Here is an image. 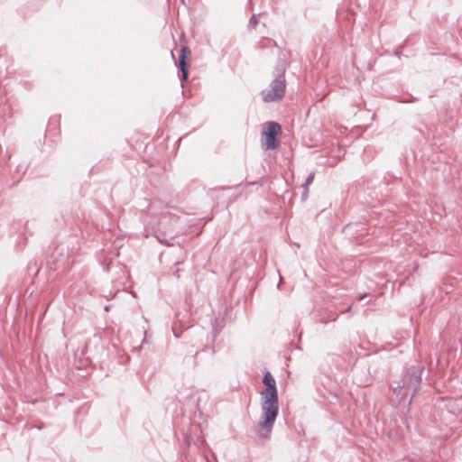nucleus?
<instances>
[{"label":"nucleus","instance_id":"obj_1","mask_svg":"<svg viewBox=\"0 0 462 462\" xmlns=\"http://www.w3.org/2000/svg\"><path fill=\"white\" fill-rule=\"evenodd\" d=\"M262 414L258 422L259 430L257 436L259 439H267L270 438L273 424L279 413L278 397L261 396Z\"/></svg>","mask_w":462,"mask_h":462},{"label":"nucleus","instance_id":"obj_2","mask_svg":"<svg viewBox=\"0 0 462 462\" xmlns=\"http://www.w3.org/2000/svg\"><path fill=\"white\" fill-rule=\"evenodd\" d=\"M423 367L413 365L407 369L401 382L393 387V393L402 399L411 393V400L419 391L421 382Z\"/></svg>","mask_w":462,"mask_h":462},{"label":"nucleus","instance_id":"obj_3","mask_svg":"<svg viewBox=\"0 0 462 462\" xmlns=\"http://www.w3.org/2000/svg\"><path fill=\"white\" fill-rule=\"evenodd\" d=\"M285 69L281 67L275 69V77L271 82V89L267 92L263 91V100L264 102H273L281 100L285 94Z\"/></svg>","mask_w":462,"mask_h":462},{"label":"nucleus","instance_id":"obj_4","mask_svg":"<svg viewBox=\"0 0 462 462\" xmlns=\"http://www.w3.org/2000/svg\"><path fill=\"white\" fill-rule=\"evenodd\" d=\"M282 127L276 122H268L266 130L262 132L261 145L265 151L273 150L279 146L276 136L281 134Z\"/></svg>","mask_w":462,"mask_h":462},{"label":"nucleus","instance_id":"obj_5","mask_svg":"<svg viewBox=\"0 0 462 462\" xmlns=\"http://www.w3.org/2000/svg\"><path fill=\"white\" fill-rule=\"evenodd\" d=\"M189 54H190V51L188 47H185V46L181 47V49L180 51L179 63H178V67L180 71V78L181 85H183V83L185 81H187V79H188L189 66V62L187 60H188V57Z\"/></svg>","mask_w":462,"mask_h":462},{"label":"nucleus","instance_id":"obj_6","mask_svg":"<svg viewBox=\"0 0 462 462\" xmlns=\"http://www.w3.org/2000/svg\"><path fill=\"white\" fill-rule=\"evenodd\" d=\"M263 383L264 389L261 392V396L278 397L275 379L269 371L264 373Z\"/></svg>","mask_w":462,"mask_h":462},{"label":"nucleus","instance_id":"obj_7","mask_svg":"<svg viewBox=\"0 0 462 462\" xmlns=\"http://www.w3.org/2000/svg\"><path fill=\"white\" fill-rule=\"evenodd\" d=\"M314 176L315 172L311 171L306 178L305 182L301 185V187H309V185H310L313 182Z\"/></svg>","mask_w":462,"mask_h":462},{"label":"nucleus","instance_id":"obj_8","mask_svg":"<svg viewBox=\"0 0 462 462\" xmlns=\"http://www.w3.org/2000/svg\"><path fill=\"white\" fill-rule=\"evenodd\" d=\"M257 23H258V20H257V18H256V14H254L251 16L250 20H249V26H251V27H254H254L256 26V24H257Z\"/></svg>","mask_w":462,"mask_h":462},{"label":"nucleus","instance_id":"obj_9","mask_svg":"<svg viewBox=\"0 0 462 462\" xmlns=\"http://www.w3.org/2000/svg\"><path fill=\"white\" fill-rule=\"evenodd\" d=\"M303 189V192L301 195L302 199H306L308 193H309V187H301Z\"/></svg>","mask_w":462,"mask_h":462},{"label":"nucleus","instance_id":"obj_10","mask_svg":"<svg viewBox=\"0 0 462 462\" xmlns=\"http://www.w3.org/2000/svg\"><path fill=\"white\" fill-rule=\"evenodd\" d=\"M213 330H214L215 335H217L219 332V330L217 328H213Z\"/></svg>","mask_w":462,"mask_h":462},{"label":"nucleus","instance_id":"obj_11","mask_svg":"<svg viewBox=\"0 0 462 462\" xmlns=\"http://www.w3.org/2000/svg\"><path fill=\"white\" fill-rule=\"evenodd\" d=\"M350 309H351V306H348V307L345 310V311H346V312H347V311H349V310H350Z\"/></svg>","mask_w":462,"mask_h":462},{"label":"nucleus","instance_id":"obj_12","mask_svg":"<svg viewBox=\"0 0 462 462\" xmlns=\"http://www.w3.org/2000/svg\"><path fill=\"white\" fill-rule=\"evenodd\" d=\"M321 322H322V323H327V322H328V320H326V319H322V320H321Z\"/></svg>","mask_w":462,"mask_h":462},{"label":"nucleus","instance_id":"obj_13","mask_svg":"<svg viewBox=\"0 0 462 462\" xmlns=\"http://www.w3.org/2000/svg\"><path fill=\"white\" fill-rule=\"evenodd\" d=\"M282 277H281V276H280V282H282ZM279 283H281V282H279ZM279 285H280V284H278V286H279Z\"/></svg>","mask_w":462,"mask_h":462}]
</instances>
